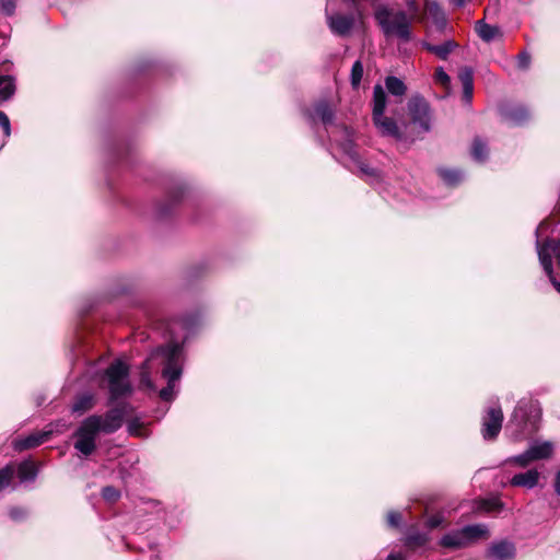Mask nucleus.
Wrapping results in <instances>:
<instances>
[{"label":"nucleus","mask_w":560,"mask_h":560,"mask_svg":"<svg viewBox=\"0 0 560 560\" xmlns=\"http://www.w3.org/2000/svg\"><path fill=\"white\" fill-rule=\"evenodd\" d=\"M159 366L162 368V377L167 381V386L160 390V397L170 401L176 395L175 383L182 376V347L178 343H168L155 349L142 365L140 377L142 386L151 390L155 389L150 374Z\"/></svg>","instance_id":"1"},{"label":"nucleus","mask_w":560,"mask_h":560,"mask_svg":"<svg viewBox=\"0 0 560 560\" xmlns=\"http://www.w3.org/2000/svg\"><path fill=\"white\" fill-rule=\"evenodd\" d=\"M374 16L386 37L395 36L405 43L411 39V20L405 11L381 5Z\"/></svg>","instance_id":"2"},{"label":"nucleus","mask_w":560,"mask_h":560,"mask_svg":"<svg viewBox=\"0 0 560 560\" xmlns=\"http://www.w3.org/2000/svg\"><path fill=\"white\" fill-rule=\"evenodd\" d=\"M547 229V222L542 221L536 229V247L540 265L549 277L555 289L560 293V282L553 277L552 259L555 258L560 268V240H546L544 243L539 241V234Z\"/></svg>","instance_id":"3"},{"label":"nucleus","mask_w":560,"mask_h":560,"mask_svg":"<svg viewBox=\"0 0 560 560\" xmlns=\"http://www.w3.org/2000/svg\"><path fill=\"white\" fill-rule=\"evenodd\" d=\"M343 133L346 139L339 144V147L348 159L347 167L370 183L378 182L381 179L380 171L369 166L364 161L360 159L353 140L351 139V131L345 127Z\"/></svg>","instance_id":"4"},{"label":"nucleus","mask_w":560,"mask_h":560,"mask_svg":"<svg viewBox=\"0 0 560 560\" xmlns=\"http://www.w3.org/2000/svg\"><path fill=\"white\" fill-rule=\"evenodd\" d=\"M97 422V419L88 417L74 433V448L84 456L91 455L96 448V438L100 433Z\"/></svg>","instance_id":"5"},{"label":"nucleus","mask_w":560,"mask_h":560,"mask_svg":"<svg viewBox=\"0 0 560 560\" xmlns=\"http://www.w3.org/2000/svg\"><path fill=\"white\" fill-rule=\"evenodd\" d=\"M128 366L119 360L107 368L105 374L112 398H118L130 393L131 387L128 381Z\"/></svg>","instance_id":"6"},{"label":"nucleus","mask_w":560,"mask_h":560,"mask_svg":"<svg viewBox=\"0 0 560 560\" xmlns=\"http://www.w3.org/2000/svg\"><path fill=\"white\" fill-rule=\"evenodd\" d=\"M408 113L411 122L419 127L420 131L431 130L432 113L429 103L420 95H413L408 102Z\"/></svg>","instance_id":"7"},{"label":"nucleus","mask_w":560,"mask_h":560,"mask_svg":"<svg viewBox=\"0 0 560 560\" xmlns=\"http://www.w3.org/2000/svg\"><path fill=\"white\" fill-rule=\"evenodd\" d=\"M503 413L500 406L489 407L482 418L481 433L485 440H493L501 431Z\"/></svg>","instance_id":"8"},{"label":"nucleus","mask_w":560,"mask_h":560,"mask_svg":"<svg viewBox=\"0 0 560 560\" xmlns=\"http://www.w3.org/2000/svg\"><path fill=\"white\" fill-rule=\"evenodd\" d=\"M89 418H94L98 420L97 427L100 432L113 433L121 427L124 412L120 409H112L104 416L94 415L90 416Z\"/></svg>","instance_id":"9"},{"label":"nucleus","mask_w":560,"mask_h":560,"mask_svg":"<svg viewBox=\"0 0 560 560\" xmlns=\"http://www.w3.org/2000/svg\"><path fill=\"white\" fill-rule=\"evenodd\" d=\"M326 18L330 31L339 36L348 35L354 24V18L352 15L327 14Z\"/></svg>","instance_id":"10"},{"label":"nucleus","mask_w":560,"mask_h":560,"mask_svg":"<svg viewBox=\"0 0 560 560\" xmlns=\"http://www.w3.org/2000/svg\"><path fill=\"white\" fill-rule=\"evenodd\" d=\"M514 555V545L506 540L492 544L487 551V557L490 560H509L513 558Z\"/></svg>","instance_id":"11"},{"label":"nucleus","mask_w":560,"mask_h":560,"mask_svg":"<svg viewBox=\"0 0 560 560\" xmlns=\"http://www.w3.org/2000/svg\"><path fill=\"white\" fill-rule=\"evenodd\" d=\"M539 476L540 474L537 469H529L525 472L514 475L510 480V485L513 487L533 489L537 486Z\"/></svg>","instance_id":"12"},{"label":"nucleus","mask_w":560,"mask_h":560,"mask_svg":"<svg viewBox=\"0 0 560 560\" xmlns=\"http://www.w3.org/2000/svg\"><path fill=\"white\" fill-rule=\"evenodd\" d=\"M373 121L383 136H389L396 139H400L401 135L394 119L381 115V117H374Z\"/></svg>","instance_id":"13"},{"label":"nucleus","mask_w":560,"mask_h":560,"mask_svg":"<svg viewBox=\"0 0 560 560\" xmlns=\"http://www.w3.org/2000/svg\"><path fill=\"white\" fill-rule=\"evenodd\" d=\"M467 546L479 539H487L489 537L488 527L485 524L468 525L462 528Z\"/></svg>","instance_id":"14"},{"label":"nucleus","mask_w":560,"mask_h":560,"mask_svg":"<svg viewBox=\"0 0 560 560\" xmlns=\"http://www.w3.org/2000/svg\"><path fill=\"white\" fill-rule=\"evenodd\" d=\"M422 14L424 19L427 16L431 19L439 28H443L446 24L444 12L435 2L424 0V12Z\"/></svg>","instance_id":"15"},{"label":"nucleus","mask_w":560,"mask_h":560,"mask_svg":"<svg viewBox=\"0 0 560 560\" xmlns=\"http://www.w3.org/2000/svg\"><path fill=\"white\" fill-rule=\"evenodd\" d=\"M50 433L51 432L49 431L31 434L24 439L16 440L14 442V446L16 450L20 451L36 447L42 443L46 442Z\"/></svg>","instance_id":"16"},{"label":"nucleus","mask_w":560,"mask_h":560,"mask_svg":"<svg viewBox=\"0 0 560 560\" xmlns=\"http://www.w3.org/2000/svg\"><path fill=\"white\" fill-rule=\"evenodd\" d=\"M440 545L445 548L450 549H459L467 547L465 537L463 535L462 529L453 530L447 534H445L441 540Z\"/></svg>","instance_id":"17"},{"label":"nucleus","mask_w":560,"mask_h":560,"mask_svg":"<svg viewBox=\"0 0 560 560\" xmlns=\"http://www.w3.org/2000/svg\"><path fill=\"white\" fill-rule=\"evenodd\" d=\"M422 46L430 52L436 55L440 59H447L448 55L456 48V43L454 40H446L441 45H432L429 43H423Z\"/></svg>","instance_id":"18"},{"label":"nucleus","mask_w":560,"mask_h":560,"mask_svg":"<svg viewBox=\"0 0 560 560\" xmlns=\"http://www.w3.org/2000/svg\"><path fill=\"white\" fill-rule=\"evenodd\" d=\"M386 107V94L381 85H375L373 90V118L384 115Z\"/></svg>","instance_id":"19"},{"label":"nucleus","mask_w":560,"mask_h":560,"mask_svg":"<svg viewBox=\"0 0 560 560\" xmlns=\"http://www.w3.org/2000/svg\"><path fill=\"white\" fill-rule=\"evenodd\" d=\"M528 451L534 460L545 459L551 456L553 446L550 442L534 443Z\"/></svg>","instance_id":"20"},{"label":"nucleus","mask_w":560,"mask_h":560,"mask_svg":"<svg viewBox=\"0 0 560 560\" xmlns=\"http://www.w3.org/2000/svg\"><path fill=\"white\" fill-rule=\"evenodd\" d=\"M476 31H477L479 37L487 43L501 36V31L498 26L487 24L482 21H479L477 23Z\"/></svg>","instance_id":"21"},{"label":"nucleus","mask_w":560,"mask_h":560,"mask_svg":"<svg viewBox=\"0 0 560 560\" xmlns=\"http://www.w3.org/2000/svg\"><path fill=\"white\" fill-rule=\"evenodd\" d=\"M504 119L512 125H521L528 118V112L523 106L503 112Z\"/></svg>","instance_id":"22"},{"label":"nucleus","mask_w":560,"mask_h":560,"mask_svg":"<svg viewBox=\"0 0 560 560\" xmlns=\"http://www.w3.org/2000/svg\"><path fill=\"white\" fill-rule=\"evenodd\" d=\"M18 475L21 481L34 480L37 475V468L33 462L26 460L19 465Z\"/></svg>","instance_id":"23"},{"label":"nucleus","mask_w":560,"mask_h":560,"mask_svg":"<svg viewBox=\"0 0 560 560\" xmlns=\"http://www.w3.org/2000/svg\"><path fill=\"white\" fill-rule=\"evenodd\" d=\"M94 405V397L91 394H83L77 397L72 405V411L83 413L90 410Z\"/></svg>","instance_id":"24"},{"label":"nucleus","mask_w":560,"mask_h":560,"mask_svg":"<svg viewBox=\"0 0 560 560\" xmlns=\"http://www.w3.org/2000/svg\"><path fill=\"white\" fill-rule=\"evenodd\" d=\"M385 85L387 91L395 96L404 95L407 90L405 83L396 77H387L385 80Z\"/></svg>","instance_id":"25"},{"label":"nucleus","mask_w":560,"mask_h":560,"mask_svg":"<svg viewBox=\"0 0 560 560\" xmlns=\"http://www.w3.org/2000/svg\"><path fill=\"white\" fill-rule=\"evenodd\" d=\"M15 86L11 77H0V103L9 100L14 93Z\"/></svg>","instance_id":"26"},{"label":"nucleus","mask_w":560,"mask_h":560,"mask_svg":"<svg viewBox=\"0 0 560 560\" xmlns=\"http://www.w3.org/2000/svg\"><path fill=\"white\" fill-rule=\"evenodd\" d=\"M439 175L441 178L451 186L457 185L464 178V175L458 170L440 168Z\"/></svg>","instance_id":"27"},{"label":"nucleus","mask_w":560,"mask_h":560,"mask_svg":"<svg viewBox=\"0 0 560 560\" xmlns=\"http://www.w3.org/2000/svg\"><path fill=\"white\" fill-rule=\"evenodd\" d=\"M471 155H472L474 160H476L478 162L485 161L486 158L488 156L487 144L478 138L475 139L472 142V147H471Z\"/></svg>","instance_id":"28"},{"label":"nucleus","mask_w":560,"mask_h":560,"mask_svg":"<svg viewBox=\"0 0 560 560\" xmlns=\"http://www.w3.org/2000/svg\"><path fill=\"white\" fill-rule=\"evenodd\" d=\"M314 114L320 118L324 124H330L334 118L331 108L326 103H319L315 106Z\"/></svg>","instance_id":"29"},{"label":"nucleus","mask_w":560,"mask_h":560,"mask_svg":"<svg viewBox=\"0 0 560 560\" xmlns=\"http://www.w3.org/2000/svg\"><path fill=\"white\" fill-rule=\"evenodd\" d=\"M11 133V126L8 116L0 112V149L4 145L5 139Z\"/></svg>","instance_id":"30"},{"label":"nucleus","mask_w":560,"mask_h":560,"mask_svg":"<svg viewBox=\"0 0 560 560\" xmlns=\"http://www.w3.org/2000/svg\"><path fill=\"white\" fill-rule=\"evenodd\" d=\"M406 5L408 8V11H409V19L412 21H418V22H423L424 21V15L422 14L423 12L421 11L420 9V5L418 4L417 0H406Z\"/></svg>","instance_id":"31"},{"label":"nucleus","mask_w":560,"mask_h":560,"mask_svg":"<svg viewBox=\"0 0 560 560\" xmlns=\"http://www.w3.org/2000/svg\"><path fill=\"white\" fill-rule=\"evenodd\" d=\"M363 77V65L360 60H357L351 69V85L357 89L359 88Z\"/></svg>","instance_id":"32"},{"label":"nucleus","mask_w":560,"mask_h":560,"mask_svg":"<svg viewBox=\"0 0 560 560\" xmlns=\"http://www.w3.org/2000/svg\"><path fill=\"white\" fill-rule=\"evenodd\" d=\"M434 81L435 83L443 86L446 91H448L451 88V78L442 67L435 69Z\"/></svg>","instance_id":"33"},{"label":"nucleus","mask_w":560,"mask_h":560,"mask_svg":"<svg viewBox=\"0 0 560 560\" xmlns=\"http://www.w3.org/2000/svg\"><path fill=\"white\" fill-rule=\"evenodd\" d=\"M13 474L14 469L11 466L0 469V491L10 485Z\"/></svg>","instance_id":"34"},{"label":"nucleus","mask_w":560,"mask_h":560,"mask_svg":"<svg viewBox=\"0 0 560 560\" xmlns=\"http://www.w3.org/2000/svg\"><path fill=\"white\" fill-rule=\"evenodd\" d=\"M458 78L462 82L463 88L474 85V72L470 68L465 67L460 69Z\"/></svg>","instance_id":"35"},{"label":"nucleus","mask_w":560,"mask_h":560,"mask_svg":"<svg viewBox=\"0 0 560 560\" xmlns=\"http://www.w3.org/2000/svg\"><path fill=\"white\" fill-rule=\"evenodd\" d=\"M428 540H429V537L425 534H420V533H418V534H410L407 537V545H410V546H422Z\"/></svg>","instance_id":"36"},{"label":"nucleus","mask_w":560,"mask_h":560,"mask_svg":"<svg viewBox=\"0 0 560 560\" xmlns=\"http://www.w3.org/2000/svg\"><path fill=\"white\" fill-rule=\"evenodd\" d=\"M444 522H445L444 514L442 512H439L436 514L429 516L425 524L429 528L433 529V528H436V527L443 525Z\"/></svg>","instance_id":"37"},{"label":"nucleus","mask_w":560,"mask_h":560,"mask_svg":"<svg viewBox=\"0 0 560 560\" xmlns=\"http://www.w3.org/2000/svg\"><path fill=\"white\" fill-rule=\"evenodd\" d=\"M18 0H0V12L5 15L13 14Z\"/></svg>","instance_id":"38"},{"label":"nucleus","mask_w":560,"mask_h":560,"mask_svg":"<svg viewBox=\"0 0 560 560\" xmlns=\"http://www.w3.org/2000/svg\"><path fill=\"white\" fill-rule=\"evenodd\" d=\"M511 462L515 463L521 467H526L529 463L534 462V459L532 458L529 451L527 450L523 454L511 458Z\"/></svg>","instance_id":"39"},{"label":"nucleus","mask_w":560,"mask_h":560,"mask_svg":"<svg viewBox=\"0 0 560 560\" xmlns=\"http://www.w3.org/2000/svg\"><path fill=\"white\" fill-rule=\"evenodd\" d=\"M502 506L501 502L497 499L493 500H485L480 504V509L485 510L486 512H494L500 510Z\"/></svg>","instance_id":"40"},{"label":"nucleus","mask_w":560,"mask_h":560,"mask_svg":"<svg viewBox=\"0 0 560 560\" xmlns=\"http://www.w3.org/2000/svg\"><path fill=\"white\" fill-rule=\"evenodd\" d=\"M103 498L108 502H115L119 498V491L114 487H105L102 491Z\"/></svg>","instance_id":"41"},{"label":"nucleus","mask_w":560,"mask_h":560,"mask_svg":"<svg viewBox=\"0 0 560 560\" xmlns=\"http://www.w3.org/2000/svg\"><path fill=\"white\" fill-rule=\"evenodd\" d=\"M530 56L527 52H521L517 56V67L522 70H525L529 67Z\"/></svg>","instance_id":"42"},{"label":"nucleus","mask_w":560,"mask_h":560,"mask_svg":"<svg viewBox=\"0 0 560 560\" xmlns=\"http://www.w3.org/2000/svg\"><path fill=\"white\" fill-rule=\"evenodd\" d=\"M387 522H388L389 526L397 527L401 522L400 513L394 512V511L389 512L387 515Z\"/></svg>","instance_id":"43"},{"label":"nucleus","mask_w":560,"mask_h":560,"mask_svg":"<svg viewBox=\"0 0 560 560\" xmlns=\"http://www.w3.org/2000/svg\"><path fill=\"white\" fill-rule=\"evenodd\" d=\"M474 85L463 88V101L470 104L472 100Z\"/></svg>","instance_id":"44"},{"label":"nucleus","mask_w":560,"mask_h":560,"mask_svg":"<svg viewBox=\"0 0 560 560\" xmlns=\"http://www.w3.org/2000/svg\"><path fill=\"white\" fill-rule=\"evenodd\" d=\"M9 515L12 520H20L25 515V511L21 508H12L9 511Z\"/></svg>","instance_id":"45"},{"label":"nucleus","mask_w":560,"mask_h":560,"mask_svg":"<svg viewBox=\"0 0 560 560\" xmlns=\"http://www.w3.org/2000/svg\"><path fill=\"white\" fill-rule=\"evenodd\" d=\"M555 491L558 495H560V470L557 472L555 478Z\"/></svg>","instance_id":"46"},{"label":"nucleus","mask_w":560,"mask_h":560,"mask_svg":"<svg viewBox=\"0 0 560 560\" xmlns=\"http://www.w3.org/2000/svg\"><path fill=\"white\" fill-rule=\"evenodd\" d=\"M386 560H405L400 553H390Z\"/></svg>","instance_id":"47"},{"label":"nucleus","mask_w":560,"mask_h":560,"mask_svg":"<svg viewBox=\"0 0 560 560\" xmlns=\"http://www.w3.org/2000/svg\"><path fill=\"white\" fill-rule=\"evenodd\" d=\"M451 1L456 7H463L467 0H451Z\"/></svg>","instance_id":"48"},{"label":"nucleus","mask_w":560,"mask_h":560,"mask_svg":"<svg viewBox=\"0 0 560 560\" xmlns=\"http://www.w3.org/2000/svg\"><path fill=\"white\" fill-rule=\"evenodd\" d=\"M129 432L132 433V434H138V432L135 429V424L133 423L129 424Z\"/></svg>","instance_id":"49"}]
</instances>
